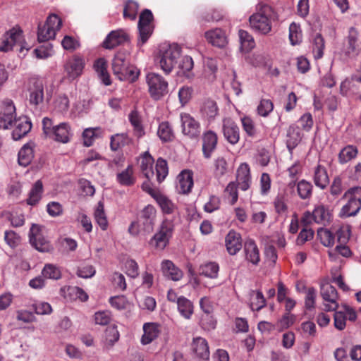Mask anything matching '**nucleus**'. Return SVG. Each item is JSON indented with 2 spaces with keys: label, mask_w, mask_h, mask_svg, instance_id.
Returning a JSON list of instances; mask_svg holds the SVG:
<instances>
[{
  "label": "nucleus",
  "mask_w": 361,
  "mask_h": 361,
  "mask_svg": "<svg viewBox=\"0 0 361 361\" xmlns=\"http://www.w3.org/2000/svg\"><path fill=\"white\" fill-rule=\"evenodd\" d=\"M114 75L121 81L135 82L140 74L139 71L130 64V56L126 51L117 52L111 63Z\"/></svg>",
  "instance_id": "1"
},
{
  "label": "nucleus",
  "mask_w": 361,
  "mask_h": 361,
  "mask_svg": "<svg viewBox=\"0 0 361 361\" xmlns=\"http://www.w3.org/2000/svg\"><path fill=\"white\" fill-rule=\"evenodd\" d=\"M181 48L176 44L162 46L155 59V63L166 75H169L180 56Z\"/></svg>",
  "instance_id": "2"
},
{
  "label": "nucleus",
  "mask_w": 361,
  "mask_h": 361,
  "mask_svg": "<svg viewBox=\"0 0 361 361\" xmlns=\"http://www.w3.org/2000/svg\"><path fill=\"white\" fill-rule=\"evenodd\" d=\"M257 10L249 18L250 26L261 34H267L271 29L270 18L274 16V11L270 6L261 4H258Z\"/></svg>",
  "instance_id": "3"
},
{
  "label": "nucleus",
  "mask_w": 361,
  "mask_h": 361,
  "mask_svg": "<svg viewBox=\"0 0 361 361\" xmlns=\"http://www.w3.org/2000/svg\"><path fill=\"white\" fill-rule=\"evenodd\" d=\"M342 200H346L347 203L341 208L340 217L346 218L355 216L361 209V187L350 188L345 192Z\"/></svg>",
  "instance_id": "4"
},
{
  "label": "nucleus",
  "mask_w": 361,
  "mask_h": 361,
  "mask_svg": "<svg viewBox=\"0 0 361 361\" xmlns=\"http://www.w3.org/2000/svg\"><path fill=\"white\" fill-rule=\"evenodd\" d=\"M146 82L152 98L160 99L169 92L168 82L159 74L149 73L146 75Z\"/></svg>",
  "instance_id": "5"
},
{
  "label": "nucleus",
  "mask_w": 361,
  "mask_h": 361,
  "mask_svg": "<svg viewBox=\"0 0 361 361\" xmlns=\"http://www.w3.org/2000/svg\"><path fill=\"white\" fill-rule=\"evenodd\" d=\"M173 231V224L167 220L164 221L159 231L151 238L149 244L157 250H163L169 244Z\"/></svg>",
  "instance_id": "6"
},
{
  "label": "nucleus",
  "mask_w": 361,
  "mask_h": 361,
  "mask_svg": "<svg viewBox=\"0 0 361 361\" xmlns=\"http://www.w3.org/2000/svg\"><path fill=\"white\" fill-rule=\"evenodd\" d=\"M153 20L154 16L150 10L146 8L141 12L137 25L140 34V39L137 42L138 46L143 45L151 36L153 32L152 26Z\"/></svg>",
  "instance_id": "7"
},
{
  "label": "nucleus",
  "mask_w": 361,
  "mask_h": 361,
  "mask_svg": "<svg viewBox=\"0 0 361 361\" xmlns=\"http://www.w3.org/2000/svg\"><path fill=\"white\" fill-rule=\"evenodd\" d=\"M44 84L42 80L39 78H31L28 86V102L29 104L37 109L44 102Z\"/></svg>",
  "instance_id": "8"
},
{
  "label": "nucleus",
  "mask_w": 361,
  "mask_h": 361,
  "mask_svg": "<svg viewBox=\"0 0 361 361\" xmlns=\"http://www.w3.org/2000/svg\"><path fill=\"white\" fill-rule=\"evenodd\" d=\"M84 67V59L79 55H74L67 59L63 66L67 78L71 80L82 74Z\"/></svg>",
  "instance_id": "9"
},
{
  "label": "nucleus",
  "mask_w": 361,
  "mask_h": 361,
  "mask_svg": "<svg viewBox=\"0 0 361 361\" xmlns=\"http://www.w3.org/2000/svg\"><path fill=\"white\" fill-rule=\"evenodd\" d=\"M30 243L37 250L46 252L50 251L52 247L50 243L41 233L38 226L33 224L30 230Z\"/></svg>",
  "instance_id": "10"
},
{
  "label": "nucleus",
  "mask_w": 361,
  "mask_h": 361,
  "mask_svg": "<svg viewBox=\"0 0 361 361\" xmlns=\"http://www.w3.org/2000/svg\"><path fill=\"white\" fill-rule=\"evenodd\" d=\"M182 131L190 138H197L201 132L200 124L189 114H180Z\"/></svg>",
  "instance_id": "11"
},
{
  "label": "nucleus",
  "mask_w": 361,
  "mask_h": 361,
  "mask_svg": "<svg viewBox=\"0 0 361 361\" xmlns=\"http://www.w3.org/2000/svg\"><path fill=\"white\" fill-rule=\"evenodd\" d=\"M222 131L224 138L231 145H235L240 140V129L235 122L226 118L223 120Z\"/></svg>",
  "instance_id": "12"
},
{
  "label": "nucleus",
  "mask_w": 361,
  "mask_h": 361,
  "mask_svg": "<svg viewBox=\"0 0 361 361\" xmlns=\"http://www.w3.org/2000/svg\"><path fill=\"white\" fill-rule=\"evenodd\" d=\"M16 119V107L11 100L4 102L0 112V128L8 129L11 127Z\"/></svg>",
  "instance_id": "13"
},
{
  "label": "nucleus",
  "mask_w": 361,
  "mask_h": 361,
  "mask_svg": "<svg viewBox=\"0 0 361 361\" xmlns=\"http://www.w3.org/2000/svg\"><path fill=\"white\" fill-rule=\"evenodd\" d=\"M321 295L325 301L331 304L325 305L326 311L336 310L339 307L337 303L338 293L335 287L329 283L323 284L321 286Z\"/></svg>",
  "instance_id": "14"
},
{
  "label": "nucleus",
  "mask_w": 361,
  "mask_h": 361,
  "mask_svg": "<svg viewBox=\"0 0 361 361\" xmlns=\"http://www.w3.org/2000/svg\"><path fill=\"white\" fill-rule=\"evenodd\" d=\"M357 30L351 27L348 30V35L343 42V52L348 57H353L357 55V39H358Z\"/></svg>",
  "instance_id": "15"
},
{
  "label": "nucleus",
  "mask_w": 361,
  "mask_h": 361,
  "mask_svg": "<svg viewBox=\"0 0 361 361\" xmlns=\"http://www.w3.org/2000/svg\"><path fill=\"white\" fill-rule=\"evenodd\" d=\"M22 33L20 29L16 27H13L6 32L3 36L2 46L0 47V51H8L11 50L15 45L20 43Z\"/></svg>",
  "instance_id": "16"
},
{
  "label": "nucleus",
  "mask_w": 361,
  "mask_h": 361,
  "mask_svg": "<svg viewBox=\"0 0 361 361\" xmlns=\"http://www.w3.org/2000/svg\"><path fill=\"white\" fill-rule=\"evenodd\" d=\"M191 349L194 355L200 360H208L209 359V350L207 340L198 336L193 338Z\"/></svg>",
  "instance_id": "17"
},
{
  "label": "nucleus",
  "mask_w": 361,
  "mask_h": 361,
  "mask_svg": "<svg viewBox=\"0 0 361 361\" xmlns=\"http://www.w3.org/2000/svg\"><path fill=\"white\" fill-rule=\"evenodd\" d=\"M128 35L123 30L111 31L103 42V47L111 49L128 40Z\"/></svg>",
  "instance_id": "18"
},
{
  "label": "nucleus",
  "mask_w": 361,
  "mask_h": 361,
  "mask_svg": "<svg viewBox=\"0 0 361 361\" xmlns=\"http://www.w3.org/2000/svg\"><path fill=\"white\" fill-rule=\"evenodd\" d=\"M332 219L329 207L323 204H317L313 209V221L323 226L328 225Z\"/></svg>",
  "instance_id": "19"
},
{
  "label": "nucleus",
  "mask_w": 361,
  "mask_h": 361,
  "mask_svg": "<svg viewBox=\"0 0 361 361\" xmlns=\"http://www.w3.org/2000/svg\"><path fill=\"white\" fill-rule=\"evenodd\" d=\"M218 137L216 133L208 130L202 135V152L206 159H209L216 147Z\"/></svg>",
  "instance_id": "20"
},
{
  "label": "nucleus",
  "mask_w": 361,
  "mask_h": 361,
  "mask_svg": "<svg viewBox=\"0 0 361 361\" xmlns=\"http://www.w3.org/2000/svg\"><path fill=\"white\" fill-rule=\"evenodd\" d=\"M237 185L245 191L249 189L251 184L250 169L247 163H243L240 165L236 173Z\"/></svg>",
  "instance_id": "21"
},
{
  "label": "nucleus",
  "mask_w": 361,
  "mask_h": 361,
  "mask_svg": "<svg viewBox=\"0 0 361 361\" xmlns=\"http://www.w3.org/2000/svg\"><path fill=\"white\" fill-rule=\"evenodd\" d=\"M225 244L228 252L234 255L242 248V238L239 233L234 230L230 231L225 238Z\"/></svg>",
  "instance_id": "22"
},
{
  "label": "nucleus",
  "mask_w": 361,
  "mask_h": 361,
  "mask_svg": "<svg viewBox=\"0 0 361 361\" xmlns=\"http://www.w3.org/2000/svg\"><path fill=\"white\" fill-rule=\"evenodd\" d=\"M155 217L156 209L153 206L148 204L142 210L140 221L143 226V229L147 233L153 231Z\"/></svg>",
  "instance_id": "23"
},
{
  "label": "nucleus",
  "mask_w": 361,
  "mask_h": 361,
  "mask_svg": "<svg viewBox=\"0 0 361 361\" xmlns=\"http://www.w3.org/2000/svg\"><path fill=\"white\" fill-rule=\"evenodd\" d=\"M204 36L210 44L219 48L224 47L228 43L225 32L220 28L209 30Z\"/></svg>",
  "instance_id": "24"
},
{
  "label": "nucleus",
  "mask_w": 361,
  "mask_h": 361,
  "mask_svg": "<svg viewBox=\"0 0 361 361\" xmlns=\"http://www.w3.org/2000/svg\"><path fill=\"white\" fill-rule=\"evenodd\" d=\"M161 268L164 276L169 279L177 281L183 277V271L171 260L162 261Z\"/></svg>",
  "instance_id": "25"
},
{
  "label": "nucleus",
  "mask_w": 361,
  "mask_h": 361,
  "mask_svg": "<svg viewBox=\"0 0 361 361\" xmlns=\"http://www.w3.org/2000/svg\"><path fill=\"white\" fill-rule=\"evenodd\" d=\"M71 136V128L68 123L63 122L56 125L53 135L50 138L62 143H67L70 141Z\"/></svg>",
  "instance_id": "26"
},
{
  "label": "nucleus",
  "mask_w": 361,
  "mask_h": 361,
  "mask_svg": "<svg viewBox=\"0 0 361 361\" xmlns=\"http://www.w3.org/2000/svg\"><path fill=\"white\" fill-rule=\"evenodd\" d=\"M245 259L253 265H258L260 262L259 251L257 244L252 239H248L244 244Z\"/></svg>",
  "instance_id": "27"
},
{
  "label": "nucleus",
  "mask_w": 361,
  "mask_h": 361,
  "mask_svg": "<svg viewBox=\"0 0 361 361\" xmlns=\"http://www.w3.org/2000/svg\"><path fill=\"white\" fill-rule=\"evenodd\" d=\"M13 123L16 126L12 132L13 140H18L26 135L32 128V123L26 117L15 119Z\"/></svg>",
  "instance_id": "28"
},
{
  "label": "nucleus",
  "mask_w": 361,
  "mask_h": 361,
  "mask_svg": "<svg viewBox=\"0 0 361 361\" xmlns=\"http://www.w3.org/2000/svg\"><path fill=\"white\" fill-rule=\"evenodd\" d=\"M178 188L180 193L188 194L193 186V173L190 170H183L178 176Z\"/></svg>",
  "instance_id": "29"
},
{
  "label": "nucleus",
  "mask_w": 361,
  "mask_h": 361,
  "mask_svg": "<svg viewBox=\"0 0 361 361\" xmlns=\"http://www.w3.org/2000/svg\"><path fill=\"white\" fill-rule=\"evenodd\" d=\"M301 140L302 135L299 127L295 125L290 126L287 129L286 143L290 153L298 145Z\"/></svg>",
  "instance_id": "30"
},
{
  "label": "nucleus",
  "mask_w": 361,
  "mask_h": 361,
  "mask_svg": "<svg viewBox=\"0 0 361 361\" xmlns=\"http://www.w3.org/2000/svg\"><path fill=\"white\" fill-rule=\"evenodd\" d=\"M313 181L314 185L324 190L329 184V178L326 169L320 164H318L314 169Z\"/></svg>",
  "instance_id": "31"
},
{
  "label": "nucleus",
  "mask_w": 361,
  "mask_h": 361,
  "mask_svg": "<svg viewBox=\"0 0 361 361\" xmlns=\"http://www.w3.org/2000/svg\"><path fill=\"white\" fill-rule=\"evenodd\" d=\"M35 144L32 142L25 144L18 154V161L20 166H27L34 157Z\"/></svg>",
  "instance_id": "32"
},
{
  "label": "nucleus",
  "mask_w": 361,
  "mask_h": 361,
  "mask_svg": "<svg viewBox=\"0 0 361 361\" xmlns=\"http://www.w3.org/2000/svg\"><path fill=\"white\" fill-rule=\"evenodd\" d=\"M93 66L103 84L106 86L110 85L111 80L107 71L106 61L104 58H99L94 61Z\"/></svg>",
  "instance_id": "33"
},
{
  "label": "nucleus",
  "mask_w": 361,
  "mask_h": 361,
  "mask_svg": "<svg viewBox=\"0 0 361 361\" xmlns=\"http://www.w3.org/2000/svg\"><path fill=\"white\" fill-rule=\"evenodd\" d=\"M154 158L148 152H144L141 157L140 168L147 179L151 180L154 175L153 170Z\"/></svg>",
  "instance_id": "34"
},
{
  "label": "nucleus",
  "mask_w": 361,
  "mask_h": 361,
  "mask_svg": "<svg viewBox=\"0 0 361 361\" xmlns=\"http://www.w3.org/2000/svg\"><path fill=\"white\" fill-rule=\"evenodd\" d=\"M129 121L133 127V132L137 138L142 137L145 135V130L142 124L141 117L136 110L132 111L128 116Z\"/></svg>",
  "instance_id": "35"
},
{
  "label": "nucleus",
  "mask_w": 361,
  "mask_h": 361,
  "mask_svg": "<svg viewBox=\"0 0 361 361\" xmlns=\"http://www.w3.org/2000/svg\"><path fill=\"white\" fill-rule=\"evenodd\" d=\"M358 154V149L356 146L348 145L344 147L338 153V159L341 164H345L350 160L355 159Z\"/></svg>",
  "instance_id": "36"
},
{
  "label": "nucleus",
  "mask_w": 361,
  "mask_h": 361,
  "mask_svg": "<svg viewBox=\"0 0 361 361\" xmlns=\"http://www.w3.org/2000/svg\"><path fill=\"white\" fill-rule=\"evenodd\" d=\"M143 330L144 334L142 336L141 342L144 345L149 344L159 336V331L155 324H145Z\"/></svg>",
  "instance_id": "37"
},
{
  "label": "nucleus",
  "mask_w": 361,
  "mask_h": 361,
  "mask_svg": "<svg viewBox=\"0 0 361 361\" xmlns=\"http://www.w3.org/2000/svg\"><path fill=\"white\" fill-rule=\"evenodd\" d=\"M218 106L214 100H205L201 107V113L202 116L207 118L208 120H213L218 114Z\"/></svg>",
  "instance_id": "38"
},
{
  "label": "nucleus",
  "mask_w": 361,
  "mask_h": 361,
  "mask_svg": "<svg viewBox=\"0 0 361 361\" xmlns=\"http://www.w3.org/2000/svg\"><path fill=\"white\" fill-rule=\"evenodd\" d=\"M116 180L123 186L134 185L135 178L133 176V166L129 165L124 171L117 173Z\"/></svg>",
  "instance_id": "39"
},
{
  "label": "nucleus",
  "mask_w": 361,
  "mask_h": 361,
  "mask_svg": "<svg viewBox=\"0 0 361 361\" xmlns=\"http://www.w3.org/2000/svg\"><path fill=\"white\" fill-rule=\"evenodd\" d=\"M178 310L185 319H190L193 313V305L190 300L181 296L177 300Z\"/></svg>",
  "instance_id": "40"
},
{
  "label": "nucleus",
  "mask_w": 361,
  "mask_h": 361,
  "mask_svg": "<svg viewBox=\"0 0 361 361\" xmlns=\"http://www.w3.org/2000/svg\"><path fill=\"white\" fill-rule=\"evenodd\" d=\"M241 49L245 52L250 51L255 46L252 36L248 32L240 30L238 32Z\"/></svg>",
  "instance_id": "41"
},
{
  "label": "nucleus",
  "mask_w": 361,
  "mask_h": 361,
  "mask_svg": "<svg viewBox=\"0 0 361 361\" xmlns=\"http://www.w3.org/2000/svg\"><path fill=\"white\" fill-rule=\"evenodd\" d=\"M157 135L163 142L172 141L174 137L173 130L169 122H161L158 128Z\"/></svg>",
  "instance_id": "42"
},
{
  "label": "nucleus",
  "mask_w": 361,
  "mask_h": 361,
  "mask_svg": "<svg viewBox=\"0 0 361 361\" xmlns=\"http://www.w3.org/2000/svg\"><path fill=\"white\" fill-rule=\"evenodd\" d=\"M313 185L306 180H301L297 184V191L302 200H310L312 195Z\"/></svg>",
  "instance_id": "43"
},
{
  "label": "nucleus",
  "mask_w": 361,
  "mask_h": 361,
  "mask_svg": "<svg viewBox=\"0 0 361 361\" xmlns=\"http://www.w3.org/2000/svg\"><path fill=\"white\" fill-rule=\"evenodd\" d=\"M157 198L155 199L161 209V211L164 214H173L177 207L175 204L172 202L168 197L160 194L159 195H157Z\"/></svg>",
  "instance_id": "44"
},
{
  "label": "nucleus",
  "mask_w": 361,
  "mask_h": 361,
  "mask_svg": "<svg viewBox=\"0 0 361 361\" xmlns=\"http://www.w3.org/2000/svg\"><path fill=\"white\" fill-rule=\"evenodd\" d=\"M43 191L42 182L40 180H37L33 185L30 193L29 198L27 199V204L35 205L41 198Z\"/></svg>",
  "instance_id": "45"
},
{
  "label": "nucleus",
  "mask_w": 361,
  "mask_h": 361,
  "mask_svg": "<svg viewBox=\"0 0 361 361\" xmlns=\"http://www.w3.org/2000/svg\"><path fill=\"white\" fill-rule=\"evenodd\" d=\"M325 47L324 39L321 34L317 33L313 39L312 51L315 59L322 58Z\"/></svg>",
  "instance_id": "46"
},
{
  "label": "nucleus",
  "mask_w": 361,
  "mask_h": 361,
  "mask_svg": "<svg viewBox=\"0 0 361 361\" xmlns=\"http://www.w3.org/2000/svg\"><path fill=\"white\" fill-rule=\"evenodd\" d=\"M130 141L126 133L116 134L111 137L110 147L112 151H116L119 148L127 145Z\"/></svg>",
  "instance_id": "47"
},
{
  "label": "nucleus",
  "mask_w": 361,
  "mask_h": 361,
  "mask_svg": "<svg viewBox=\"0 0 361 361\" xmlns=\"http://www.w3.org/2000/svg\"><path fill=\"white\" fill-rule=\"evenodd\" d=\"M219 267L215 262H209L200 266V274L206 277L215 279L218 276Z\"/></svg>",
  "instance_id": "48"
},
{
  "label": "nucleus",
  "mask_w": 361,
  "mask_h": 361,
  "mask_svg": "<svg viewBox=\"0 0 361 361\" xmlns=\"http://www.w3.org/2000/svg\"><path fill=\"white\" fill-rule=\"evenodd\" d=\"M4 239L6 243L12 249L17 247L22 240L20 235L13 230H6Z\"/></svg>",
  "instance_id": "49"
},
{
  "label": "nucleus",
  "mask_w": 361,
  "mask_h": 361,
  "mask_svg": "<svg viewBox=\"0 0 361 361\" xmlns=\"http://www.w3.org/2000/svg\"><path fill=\"white\" fill-rule=\"evenodd\" d=\"M155 170L157 181L161 183L168 175L169 169L166 161L163 158H159L156 163Z\"/></svg>",
  "instance_id": "50"
},
{
  "label": "nucleus",
  "mask_w": 361,
  "mask_h": 361,
  "mask_svg": "<svg viewBox=\"0 0 361 361\" xmlns=\"http://www.w3.org/2000/svg\"><path fill=\"white\" fill-rule=\"evenodd\" d=\"M251 294L255 295V297L251 298V309L255 311L260 310L266 305V300L262 292L260 290H252Z\"/></svg>",
  "instance_id": "51"
},
{
  "label": "nucleus",
  "mask_w": 361,
  "mask_h": 361,
  "mask_svg": "<svg viewBox=\"0 0 361 361\" xmlns=\"http://www.w3.org/2000/svg\"><path fill=\"white\" fill-rule=\"evenodd\" d=\"M302 35L300 27L295 23H292L289 27V39L291 44H299L302 42Z\"/></svg>",
  "instance_id": "52"
},
{
  "label": "nucleus",
  "mask_w": 361,
  "mask_h": 361,
  "mask_svg": "<svg viewBox=\"0 0 361 361\" xmlns=\"http://www.w3.org/2000/svg\"><path fill=\"white\" fill-rule=\"evenodd\" d=\"M56 32L51 28L46 27L44 24L43 26H38L37 39L39 42H47L50 39H54Z\"/></svg>",
  "instance_id": "53"
},
{
  "label": "nucleus",
  "mask_w": 361,
  "mask_h": 361,
  "mask_svg": "<svg viewBox=\"0 0 361 361\" xmlns=\"http://www.w3.org/2000/svg\"><path fill=\"white\" fill-rule=\"evenodd\" d=\"M138 7L139 6L137 2L132 0L128 1L123 8V17L131 20H135Z\"/></svg>",
  "instance_id": "54"
},
{
  "label": "nucleus",
  "mask_w": 361,
  "mask_h": 361,
  "mask_svg": "<svg viewBox=\"0 0 361 361\" xmlns=\"http://www.w3.org/2000/svg\"><path fill=\"white\" fill-rule=\"evenodd\" d=\"M317 235L320 239L322 244L326 247H331L334 244V235L329 230L319 228L317 231Z\"/></svg>",
  "instance_id": "55"
},
{
  "label": "nucleus",
  "mask_w": 361,
  "mask_h": 361,
  "mask_svg": "<svg viewBox=\"0 0 361 361\" xmlns=\"http://www.w3.org/2000/svg\"><path fill=\"white\" fill-rule=\"evenodd\" d=\"M44 278L57 280L61 278V274L58 267L53 264H46L42 271Z\"/></svg>",
  "instance_id": "56"
},
{
  "label": "nucleus",
  "mask_w": 361,
  "mask_h": 361,
  "mask_svg": "<svg viewBox=\"0 0 361 361\" xmlns=\"http://www.w3.org/2000/svg\"><path fill=\"white\" fill-rule=\"evenodd\" d=\"M94 218L97 224L102 230H106L107 227V219L104 211V205L99 202L94 212Z\"/></svg>",
  "instance_id": "57"
},
{
  "label": "nucleus",
  "mask_w": 361,
  "mask_h": 361,
  "mask_svg": "<svg viewBox=\"0 0 361 361\" xmlns=\"http://www.w3.org/2000/svg\"><path fill=\"white\" fill-rule=\"evenodd\" d=\"M200 324L203 329L210 331L215 329L216 321L212 313L202 314L200 318Z\"/></svg>",
  "instance_id": "58"
},
{
  "label": "nucleus",
  "mask_w": 361,
  "mask_h": 361,
  "mask_svg": "<svg viewBox=\"0 0 361 361\" xmlns=\"http://www.w3.org/2000/svg\"><path fill=\"white\" fill-rule=\"evenodd\" d=\"M238 186L236 183L234 181L230 182L224 190L225 195L228 198H231L229 200L230 204L233 205L238 200Z\"/></svg>",
  "instance_id": "59"
},
{
  "label": "nucleus",
  "mask_w": 361,
  "mask_h": 361,
  "mask_svg": "<svg viewBox=\"0 0 361 361\" xmlns=\"http://www.w3.org/2000/svg\"><path fill=\"white\" fill-rule=\"evenodd\" d=\"M274 109L273 102L270 99H261L257 106V111L259 116L267 117Z\"/></svg>",
  "instance_id": "60"
},
{
  "label": "nucleus",
  "mask_w": 361,
  "mask_h": 361,
  "mask_svg": "<svg viewBox=\"0 0 361 361\" xmlns=\"http://www.w3.org/2000/svg\"><path fill=\"white\" fill-rule=\"evenodd\" d=\"M243 130L250 137H256L257 130L255 128L253 121L250 117H243L241 118Z\"/></svg>",
  "instance_id": "61"
},
{
  "label": "nucleus",
  "mask_w": 361,
  "mask_h": 361,
  "mask_svg": "<svg viewBox=\"0 0 361 361\" xmlns=\"http://www.w3.org/2000/svg\"><path fill=\"white\" fill-rule=\"evenodd\" d=\"M105 337L106 341L111 345L117 342L120 337L117 326L114 324L107 327L105 331Z\"/></svg>",
  "instance_id": "62"
},
{
  "label": "nucleus",
  "mask_w": 361,
  "mask_h": 361,
  "mask_svg": "<svg viewBox=\"0 0 361 361\" xmlns=\"http://www.w3.org/2000/svg\"><path fill=\"white\" fill-rule=\"evenodd\" d=\"M317 292L314 287L307 288L305 299V307L307 310H312L315 306Z\"/></svg>",
  "instance_id": "63"
},
{
  "label": "nucleus",
  "mask_w": 361,
  "mask_h": 361,
  "mask_svg": "<svg viewBox=\"0 0 361 361\" xmlns=\"http://www.w3.org/2000/svg\"><path fill=\"white\" fill-rule=\"evenodd\" d=\"M96 270L92 265L85 264L78 268L76 274L80 278L89 279L94 276Z\"/></svg>",
  "instance_id": "64"
}]
</instances>
